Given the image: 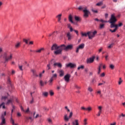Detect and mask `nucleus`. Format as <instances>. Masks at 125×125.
<instances>
[{"label": "nucleus", "mask_w": 125, "mask_h": 125, "mask_svg": "<svg viewBox=\"0 0 125 125\" xmlns=\"http://www.w3.org/2000/svg\"><path fill=\"white\" fill-rule=\"evenodd\" d=\"M109 68H110V69H111L112 70L114 69V68H115V66L113 64H110L109 65Z\"/></svg>", "instance_id": "45"}, {"label": "nucleus", "mask_w": 125, "mask_h": 125, "mask_svg": "<svg viewBox=\"0 0 125 125\" xmlns=\"http://www.w3.org/2000/svg\"><path fill=\"white\" fill-rule=\"evenodd\" d=\"M40 84L41 86H43V85H44V83H43L42 80H40Z\"/></svg>", "instance_id": "34"}, {"label": "nucleus", "mask_w": 125, "mask_h": 125, "mask_svg": "<svg viewBox=\"0 0 125 125\" xmlns=\"http://www.w3.org/2000/svg\"><path fill=\"white\" fill-rule=\"evenodd\" d=\"M97 34V32H87V35L89 40H92L93 38L95 37V35Z\"/></svg>", "instance_id": "5"}, {"label": "nucleus", "mask_w": 125, "mask_h": 125, "mask_svg": "<svg viewBox=\"0 0 125 125\" xmlns=\"http://www.w3.org/2000/svg\"><path fill=\"white\" fill-rule=\"evenodd\" d=\"M123 26V23L120 22L118 24H114V28H115L113 30H110V32H116L118 30L119 27H122Z\"/></svg>", "instance_id": "7"}, {"label": "nucleus", "mask_w": 125, "mask_h": 125, "mask_svg": "<svg viewBox=\"0 0 125 125\" xmlns=\"http://www.w3.org/2000/svg\"><path fill=\"white\" fill-rule=\"evenodd\" d=\"M48 123H49V124H52V120H51V119H48Z\"/></svg>", "instance_id": "52"}, {"label": "nucleus", "mask_w": 125, "mask_h": 125, "mask_svg": "<svg viewBox=\"0 0 125 125\" xmlns=\"http://www.w3.org/2000/svg\"><path fill=\"white\" fill-rule=\"evenodd\" d=\"M70 78H71V75L67 74L64 76L63 79L66 83H69L70 82Z\"/></svg>", "instance_id": "12"}, {"label": "nucleus", "mask_w": 125, "mask_h": 125, "mask_svg": "<svg viewBox=\"0 0 125 125\" xmlns=\"http://www.w3.org/2000/svg\"><path fill=\"white\" fill-rule=\"evenodd\" d=\"M6 104H7V105H9V104H11V105H12L13 104V100H8Z\"/></svg>", "instance_id": "24"}, {"label": "nucleus", "mask_w": 125, "mask_h": 125, "mask_svg": "<svg viewBox=\"0 0 125 125\" xmlns=\"http://www.w3.org/2000/svg\"><path fill=\"white\" fill-rule=\"evenodd\" d=\"M101 113H102V111H99L98 114L97 115V116H98V117H99L100 116V114H101Z\"/></svg>", "instance_id": "58"}, {"label": "nucleus", "mask_w": 125, "mask_h": 125, "mask_svg": "<svg viewBox=\"0 0 125 125\" xmlns=\"http://www.w3.org/2000/svg\"><path fill=\"white\" fill-rule=\"evenodd\" d=\"M100 22H102V23H107V21H104L102 19H101L100 21Z\"/></svg>", "instance_id": "47"}, {"label": "nucleus", "mask_w": 125, "mask_h": 125, "mask_svg": "<svg viewBox=\"0 0 125 125\" xmlns=\"http://www.w3.org/2000/svg\"><path fill=\"white\" fill-rule=\"evenodd\" d=\"M72 116H73V112H72L70 113L69 117H68V116H67V115H64V121L66 122V123L67 122H69V120L71 119V118H72Z\"/></svg>", "instance_id": "9"}, {"label": "nucleus", "mask_w": 125, "mask_h": 125, "mask_svg": "<svg viewBox=\"0 0 125 125\" xmlns=\"http://www.w3.org/2000/svg\"><path fill=\"white\" fill-rule=\"evenodd\" d=\"M31 72H32L33 73V75L34 77H36V78L39 77V75H38L37 74V72H36V71L34 70H32Z\"/></svg>", "instance_id": "20"}, {"label": "nucleus", "mask_w": 125, "mask_h": 125, "mask_svg": "<svg viewBox=\"0 0 125 125\" xmlns=\"http://www.w3.org/2000/svg\"><path fill=\"white\" fill-rule=\"evenodd\" d=\"M91 11H92V12H93L94 13H98V11H97V10H94L93 9V8H92L91 9Z\"/></svg>", "instance_id": "42"}, {"label": "nucleus", "mask_w": 125, "mask_h": 125, "mask_svg": "<svg viewBox=\"0 0 125 125\" xmlns=\"http://www.w3.org/2000/svg\"><path fill=\"white\" fill-rule=\"evenodd\" d=\"M17 116L18 117H21V113H19V112H18L17 113Z\"/></svg>", "instance_id": "63"}, {"label": "nucleus", "mask_w": 125, "mask_h": 125, "mask_svg": "<svg viewBox=\"0 0 125 125\" xmlns=\"http://www.w3.org/2000/svg\"><path fill=\"white\" fill-rule=\"evenodd\" d=\"M13 55L12 54H10L8 52H4L1 54L0 56V60L2 59L3 61H1L2 63L5 64V63H8V61L12 59Z\"/></svg>", "instance_id": "1"}, {"label": "nucleus", "mask_w": 125, "mask_h": 125, "mask_svg": "<svg viewBox=\"0 0 125 125\" xmlns=\"http://www.w3.org/2000/svg\"><path fill=\"white\" fill-rule=\"evenodd\" d=\"M54 80V79H53L52 78H51L50 80L48 81L49 83V85H52V82Z\"/></svg>", "instance_id": "23"}, {"label": "nucleus", "mask_w": 125, "mask_h": 125, "mask_svg": "<svg viewBox=\"0 0 125 125\" xmlns=\"http://www.w3.org/2000/svg\"><path fill=\"white\" fill-rule=\"evenodd\" d=\"M95 59V56H92L89 58H88L86 60V62L87 64H90V63H93L94 62V60Z\"/></svg>", "instance_id": "10"}, {"label": "nucleus", "mask_w": 125, "mask_h": 125, "mask_svg": "<svg viewBox=\"0 0 125 125\" xmlns=\"http://www.w3.org/2000/svg\"><path fill=\"white\" fill-rule=\"evenodd\" d=\"M81 110H83V111H88V112H90L91 110H92V108L91 106H88L87 108L84 107V106L81 107Z\"/></svg>", "instance_id": "13"}, {"label": "nucleus", "mask_w": 125, "mask_h": 125, "mask_svg": "<svg viewBox=\"0 0 125 125\" xmlns=\"http://www.w3.org/2000/svg\"><path fill=\"white\" fill-rule=\"evenodd\" d=\"M10 123H11V124H12L13 125H18V124H16L14 123V120H13V119H12V117H11Z\"/></svg>", "instance_id": "27"}, {"label": "nucleus", "mask_w": 125, "mask_h": 125, "mask_svg": "<svg viewBox=\"0 0 125 125\" xmlns=\"http://www.w3.org/2000/svg\"><path fill=\"white\" fill-rule=\"evenodd\" d=\"M117 21V18L115 16V14H112L110 19H109V21H108L110 24H111L110 28H114V26L115 25V23H116Z\"/></svg>", "instance_id": "3"}, {"label": "nucleus", "mask_w": 125, "mask_h": 125, "mask_svg": "<svg viewBox=\"0 0 125 125\" xmlns=\"http://www.w3.org/2000/svg\"><path fill=\"white\" fill-rule=\"evenodd\" d=\"M102 4H103V2L101 1V2H99V3H97L96 4V5H97V6H101V5H102Z\"/></svg>", "instance_id": "32"}, {"label": "nucleus", "mask_w": 125, "mask_h": 125, "mask_svg": "<svg viewBox=\"0 0 125 125\" xmlns=\"http://www.w3.org/2000/svg\"><path fill=\"white\" fill-rule=\"evenodd\" d=\"M51 65L49 64L47 65V70L48 71L49 70H50L51 69V67L50 66Z\"/></svg>", "instance_id": "41"}, {"label": "nucleus", "mask_w": 125, "mask_h": 125, "mask_svg": "<svg viewBox=\"0 0 125 125\" xmlns=\"http://www.w3.org/2000/svg\"><path fill=\"white\" fill-rule=\"evenodd\" d=\"M65 35L66 36V38H67L68 41H71V40L74 38V35L69 32H67Z\"/></svg>", "instance_id": "11"}, {"label": "nucleus", "mask_w": 125, "mask_h": 125, "mask_svg": "<svg viewBox=\"0 0 125 125\" xmlns=\"http://www.w3.org/2000/svg\"><path fill=\"white\" fill-rule=\"evenodd\" d=\"M84 66L83 65H81L80 66L78 67V70H81V69H84Z\"/></svg>", "instance_id": "38"}, {"label": "nucleus", "mask_w": 125, "mask_h": 125, "mask_svg": "<svg viewBox=\"0 0 125 125\" xmlns=\"http://www.w3.org/2000/svg\"><path fill=\"white\" fill-rule=\"evenodd\" d=\"M42 50H44V48H41L40 49L35 51V52H37V53H41Z\"/></svg>", "instance_id": "25"}, {"label": "nucleus", "mask_w": 125, "mask_h": 125, "mask_svg": "<svg viewBox=\"0 0 125 125\" xmlns=\"http://www.w3.org/2000/svg\"><path fill=\"white\" fill-rule=\"evenodd\" d=\"M80 49L79 48V47L77 48V49H76V53H79V50H80Z\"/></svg>", "instance_id": "57"}, {"label": "nucleus", "mask_w": 125, "mask_h": 125, "mask_svg": "<svg viewBox=\"0 0 125 125\" xmlns=\"http://www.w3.org/2000/svg\"><path fill=\"white\" fill-rule=\"evenodd\" d=\"M5 116H6V111H4V113L1 114V119H5L4 118V117H5Z\"/></svg>", "instance_id": "28"}, {"label": "nucleus", "mask_w": 125, "mask_h": 125, "mask_svg": "<svg viewBox=\"0 0 125 125\" xmlns=\"http://www.w3.org/2000/svg\"><path fill=\"white\" fill-rule=\"evenodd\" d=\"M69 22L71 23H74V21H73V17H72V15H70L68 17Z\"/></svg>", "instance_id": "22"}, {"label": "nucleus", "mask_w": 125, "mask_h": 125, "mask_svg": "<svg viewBox=\"0 0 125 125\" xmlns=\"http://www.w3.org/2000/svg\"><path fill=\"white\" fill-rule=\"evenodd\" d=\"M83 12L84 13L83 17L84 18H87L88 17V15L90 14V12H89L86 7H85V8L83 10Z\"/></svg>", "instance_id": "6"}, {"label": "nucleus", "mask_w": 125, "mask_h": 125, "mask_svg": "<svg viewBox=\"0 0 125 125\" xmlns=\"http://www.w3.org/2000/svg\"><path fill=\"white\" fill-rule=\"evenodd\" d=\"M5 125V119H1V122L0 124V125Z\"/></svg>", "instance_id": "30"}, {"label": "nucleus", "mask_w": 125, "mask_h": 125, "mask_svg": "<svg viewBox=\"0 0 125 125\" xmlns=\"http://www.w3.org/2000/svg\"><path fill=\"white\" fill-rule=\"evenodd\" d=\"M101 72V68H98V75H99L100 74V72Z\"/></svg>", "instance_id": "56"}, {"label": "nucleus", "mask_w": 125, "mask_h": 125, "mask_svg": "<svg viewBox=\"0 0 125 125\" xmlns=\"http://www.w3.org/2000/svg\"><path fill=\"white\" fill-rule=\"evenodd\" d=\"M73 125H79V120L76 119L74 121L72 122Z\"/></svg>", "instance_id": "19"}, {"label": "nucleus", "mask_w": 125, "mask_h": 125, "mask_svg": "<svg viewBox=\"0 0 125 125\" xmlns=\"http://www.w3.org/2000/svg\"><path fill=\"white\" fill-rule=\"evenodd\" d=\"M21 45V42H18L16 44H15V48H19Z\"/></svg>", "instance_id": "18"}, {"label": "nucleus", "mask_w": 125, "mask_h": 125, "mask_svg": "<svg viewBox=\"0 0 125 125\" xmlns=\"http://www.w3.org/2000/svg\"><path fill=\"white\" fill-rule=\"evenodd\" d=\"M51 50H56L54 54L56 55L61 54L62 53V44L58 46L57 44L54 43L51 48Z\"/></svg>", "instance_id": "2"}, {"label": "nucleus", "mask_w": 125, "mask_h": 125, "mask_svg": "<svg viewBox=\"0 0 125 125\" xmlns=\"http://www.w3.org/2000/svg\"><path fill=\"white\" fill-rule=\"evenodd\" d=\"M74 19L77 22H81V21H82V18L79 16H74Z\"/></svg>", "instance_id": "17"}, {"label": "nucleus", "mask_w": 125, "mask_h": 125, "mask_svg": "<svg viewBox=\"0 0 125 125\" xmlns=\"http://www.w3.org/2000/svg\"><path fill=\"white\" fill-rule=\"evenodd\" d=\"M98 109L100 111L102 112V106H98Z\"/></svg>", "instance_id": "50"}, {"label": "nucleus", "mask_w": 125, "mask_h": 125, "mask_svg": "<svg viewBox=\"0 0 125 125\" xmlns=\"http://www.w3.org/2000/svg\"><path fill=\"white\" fill-rule=\"evenodd\" d=\"M65 67L66 68H70L71 69H73V68L77 67V65L76 64V63L70 62L69 63H66L65 64Z\"/></svg>", "instance_id": "8"}, {"label": "nucleus", "mask_w": 125, "mask_h": 125, "mask_svg": "<svg viewBox=\"0 0 125 125\" xmlns=\"http://www.w3.org/2000/svg\"><path fill=\"white\" fill-rule=\"evenodd\" d=\"M85 8H84L83 7L80 6L78 7V9L79 10H83V9H84Z\"/></svg>", "instance_id": "43"}, {"label": "nucleus", "mask_w": 125, "mask_h": 125, "mask_svg": "<svg viewBox=\"0 0 125 125\" xmlns=\"http://www.w3.org/2000/svg\"><path fill=\"white\" fill-rule=\"evenodd\" d=\"M52 79H56V78H57V74H54L52 75Z\"/></svg>", "instance_id": "39"}, {"label": "nucleus", "mask_w": 125, "mask_h": 125, "mask_svg": "<svg viewBox=\"0 0 125 125\" xmlns=\"http://www.w3.org/2000/svg\"><path fill=\"white\" fill-rule=\"evenodd\" d=\"M78 47L80 49H83V48H84V43H82Z\"/></svg>", "instance_id": "26"}, {"label": "nucleus", "mask_w": 125, "mask_h": 125, "mask_svg": "<svg viewBox=\"0 0 125 125\" xmlns=\"http://www.w3.org/2000/svg\"><path fill=\"white\" fill-rule=\"evenodd\" d=\"M75 87L77 88V89H81V87L78 86V85H75Z\"/></svg>", "instance_id": "49"}, {"label": "nucleus", "mask_w": 125, "mask_h": 125, "mask_svg": "<svg viewBox=\"0 0 125 125\" xmlns=\"http://www.w3.org/2000/svg\"><path fill=\"white\" fill-rule=\"evenodd\" d=\"M88 91L90 92H92L93 91V89H92V88H91V87L89 86L88 88Z\"/></svg>", "instance_id": "37"}, {"label": "nucleus", "mask_w": 125, "mask_h": 125, "mask_svg": "<svg viewBox=\"0 0 125 125\" xmlns=\"http://www.w3.org/2000/svg\"><path fill=\"white\" fill-rule=\"evenodd\" d=\"M21 110L22 111V112H25V110H24V108L22 106H21Z\"/></svg>", "instance_id": "60"}, {"label": "nucleus", "mask_w": 125, "mask_h": 125, "mask_svg": "<svg viewBox=\"0 0 125 125\" xmlns=\"http://www.w3.org/2000/svg\"><path fill=\"white\" fill-rule=\"evenodd\" d=\"M59 74H60V76L61 77H63V76H64V71H63V70H60L59 72Z\"/></svg>", "instance_id": "21"}, {"label": "nucleus", "mask_w": 125, "mask_h": 125, "mask_svg": "<svg viewBox=\"0 0 125 125\" xmlns=\"http://www.w3.org/2000/svg\"><path fill=\"white\" fill-rule=\"evenodd\" d=\"M19 68L20 70H21V71H23V69L22 68V65H19Z\"/></svg>", "instance_id": "53"}, {"label": "nucleus", "mask_w": 125, "mask_h": 125, "mask_svg": "<svg viewBox=\"0 0 125 125\" xmlns=\"http://www.w3.org/2000/svg\"><path fill=\"white\" fill-rule=\"evenodd\" d=\"M28 39H23V42H25L26 44H28Z\"/></svg>", "instance_id": "40"}, {"label": "nucleus", "mask_w": 125, "mask_h": 125, "mask_svg": "<svg viewBox=\"0 0 125 125\" xmlns=\"http://www.w3.org/2000/svg\"><path fill=\"white\" fill-rule=\"evenodd\" d=\"M67 27L70 29V32H73V31H74V29H73V27L71 26L70 24H67Z\"/></svg>", "instance_id": "29"}, {"label": "nucleus", "mask_w": 125, "mask_h": 125, "mask_svg": "<svg viewBox=\"0 0 125 125\" xmlns=\"http://www.w3.org/2000/svg\"><path fill=\"white\" fill-rule=\"evenodd\" d=\"M65 109H66V110H67V112H70V109H69V108H68V106H65Z\"/></svg>", "instance_id": "59"}, {"label": "nucleus", "mask_w": 125, "mask_h": 125, "mask_svg": "<svg viewBox=\"0 0 125 125\" xmlns=\"http://www.w3.org/2000/svg\"><path fill=\"white\" fill-rule=\"evenodd\" d=\"M52 61H53V60H52L51 61L49 62L48 64L50 65V66H51V65L53 64V63L52 62Z\"/></svg>", "instance_id": "48"}, {"label": "nucleus", "mask_w": 125, "mask_h": 125, "mask_svg": "<svg viewBox=\"0 0 125 125\" xmlns=\"http://www.w3.org/2000/svg\"><path fill=\"white\" fill-rule=\"evenodd\" d=\"M104 24H100V29H103L104 28Z\"/></svg>", "instance_id": "44"}, {"label": "nucleus", "mask_w": 125, "mask_h": 125, "mask_svg": "<svg viewBox=\"0 0 125 125\" xmlns=\"http://www.w3.org/2000/svg\"><path fill=\"white\" fill-rule=\"evenodd\" d=\"M101 77L102 78H103V77H105V73L103 72V73H102V74H101Z\"/></svg>", "instance_id": "54"}, {"label": "nucleus", "mask_w": 125, "mask_h": 125, "mask_svg": "<svg viewBox=\"0 0 125 125\" xmlns=\"http://www.w3.org/2000/svg\"><path fill=\"white\" fill-rule=\"evenodd\" d=\"M103 65V64L102 63L100 64L99 66V69H101V67H102Z\"/></svg>", "instance_id": "62"}, {"label": "nucleus", "mask_w": 125, "mask_h": 125, "mask_svg": "<svg viewBox=\"0 0 125 125\" xmlns=\"http://www.w3.org/2000/svg\"><path fill=\"white\" fill-rule=\"evenodd\" d=\"M81 35H82V37H87L88 34H87V32L86 33L82 32L81 33Z\"/></svg>", "instance_id": "31"}, {"label": "nucleus", "mask_w": 125, "mask_h": 125, "mask_svg": "<svg viewBox=\"0 0 125 125\" xmlns=\"http://www.w3.org/2000/svg\"><path fill=\"white\" fill-rule=\"evenodd\" d=\"M7 83L8 84H9V85L10 86V87H11L12 88H13V85L11 83V81H10V78L9 77H8L7 78Z\"/></svg>", "instance_id": "16"}, {"label": "nucleus", "mask_w": 125, "mask_h": 125, "mask_svg": "<svg viewBox=\"0 0 125 125\" xmlns=\"http://www.w3.org/2000/svg\"><path fill=\"white\" fill-rule=\"evenodd\" d=\"M108 14H105V18H108Z\"/></svg>", "instance_id": "64"}, {"label": "nucleus", "mask_w": 125, "mask_h": 125, "mask_svg": "<svg viewBox=\"0 0 125 125\" xmlns=\"http://www.w3.org/2000/svg\"><path fill=\"white\" fill-rule=\"evenodd\" d=\"M54 67H59V68H62V64L61 63L55 62L53 64Z\"/></svg>", "instance_id": "15"}, {"label": "nucleus", "mask_w": 125, "mask_h": 125, "mask_svg": "<svg viewBox=\"0 0 125 125\" xmlns=\"http://www.w3.org/2000/svg\"><path fill=\"white\" fill-rule=\"evenodd\" d=\"M62 17V14H60L56 16V18L58 19V22L61 23V19Z\"/></svg>", "instance_id": "14"}, {"label": "nucleus", "mask_w": 125, "mask_h": 125, "mask_svg": "<svg viewBox=\"0 0 125 125\" xmlns=\"http://www.w3.org/2000/svg\"><path fill=\"white\" fill-rule=\"evenodd\" d=\"M30 104H33L34 103V98L32 97L31 101L30 102Z\"/></svg>", "instance_id": "55"}, {"label": "nucleus", "mask_w": 125, "mask_h": 125, "mask_svg": "<svg viewBox=\"0 0 125 125\" xmlns=\"http://www.w3.org/2000/svg\"><path fill=\"white\" fill-rule=\"evenodd\" d=\"M42 95H43V96H44L45 97H47V96H48V92H43Z\"/></svg>", "instance_id": "33"}, {"label": "nucleus", "mask_w": 125, "mask_h": 125, "mask_svg": "<svg viewBox=\"0 0 125 125\" xmlns=\"http://www.w3.org/2000/svg\"><path fill=\"white\" fill-rule=\"evenodd\" d=\"M29 111H30V108L29 107H28L27 110L26 111H25L24 112L25 113H28V112H29Z\"/></svg>", "instance_id": "61"}, {"label": "nucleus", "mask_w": 125, "mask_h": 125, "mask_svg": "<svg viewBox=\"0 0 125 125\" xmlns=\"http://www.w3.org/2000/svg\"><path fill=\"white\" fill-rule=\"evenodd\" d=\"M73 44H69L66 46V45L63 44H62V51L64 50L65 51H68V50H72L73 49Z\"/></svg>", "instance_id": "4"}, {"label": "nucleus", "mask_w": 125, "mask_h": 125, "mask_svg": "<svg viewBox=\"0 0 125 125\" xmlns=\"http://www.w3.org/2000/svg\"><path fill=\"white\" fill-rule=\"evenodd\" d=\"M1 99V100H4V101H5V100L7 99V96H2Z\"/></svg>", "instance_id": "35"}, {"label": "nucleus", "mask_w": 125, "mask_h": 125, "mask_svg": "<svg viewBox=\"0 0 125 125\" xmlns=\"http://www.w3.org/2000/svg\"><path fill=\"white\" fill-rule=\"evenodd\" d=\"M122 83H123V80H122V78H120L119 81L118 82V84L120 85V84H122Z\"/></svg>", "instance_id": "36"}, {"label": "nucleus", "mask_w": 125, "mask_h": 125, "mask_svg": "<svg viewBox=\"0 0 125 125\" xmlns=\"http://www.w3.org/2000/svg\"><path fill=\"white\" fill-rule=\"evenodd\" d=\"M113 45H114V43H112L109 45H108V48H111L113 47Z\"/></svg>", "instance_id": "46"}, {"label": "nucleus", "mask_w": 125, "mask_h": 125, "mask_svg": "<svg viewBox=\"0 0 125 125\" xmlns=\"http://www.w3.org/2000/svg\"><path fill=\"white\" fill-rule=\"evenodd\" d=\"M50 95H51V96H52L53 95H54V93L52 91H50Z\"/></svg>", "instance_id": "51"}]
</instances>
